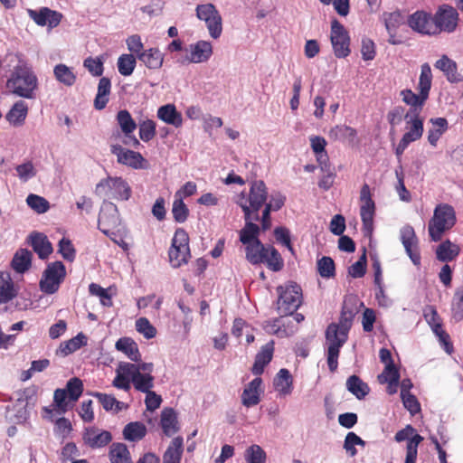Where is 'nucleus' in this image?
Here are the masks:
<instances>
[{"instance_id":"4be33fe9","label":"nucleus","mask_w":463,"mask_h":463,"mask_svg":"<svg viewBox=\"0 0 463 463\" xmlns=\"http://www.w3.org/2000/svg\"><path fill=\"white\" fill-rule=\"evenodd\" d=\"M401 97L402 101L410 106V109L405 114H409V116L413 115H420L423 107L429 99L423 93L419 92V94L414 93L411 90L406 89L401 91Z\"/></svg>"},{"instance_id":"cd10ccee","label":"nucleus","mask_w":463,"mask_h":463,"mask_svg":"<svg viewBox=\"0 0 463 463\" xmlns=\"http://www.w3.org/2000/svg\"><path fill=\"white\" fill-rule=\"evenodd\" d=\"M284 317H279L268 320L264 323L263 328L269 335H275L279 337H287L294 333L293 326H290V321L286 322Z\"/></svg>"},{"instance_id":"37998d69","label":"nucleus","mask_w":463,"mask_h":463,"mask_svg":"<svg viewBox=\"0 0 463 463\" xmlns=\"http://www.w3.org/2000/svg\"><path fill=\"white\" fill-rule=\"evenodd\" d=\"M32 252L27 249L17 250L12 260L11 266L17 273H24L32 264Z\"/></svg>"},{"instance_id":"a211bd4d","label":"nucleus","mask_w":463,"mask_h":463,"mask_svg":"<svg viewBox=\"0 0 463 463\" xmlns=\"http://www.w3.org/2000/svg\"><path fill=\"white\" fill-rule=\"evenodd\" d=\"M410 27L421 34L436 35L437 26L435 25L433 16L424 11H417L408 19Z\"/></svg>"},{"instance_id":"bb28decb","label":"nucleus","mask_w":463,"mask_h":463,"mask_svg":"<svg viewBox=\"0 0 463 463\" xmlns=\"http://www.w3.org/2000/svg\"><path fill=\"white\" fill-rule=\"evenodd\" d=\"M274 341L271 340L263 345L260 351L256 354L255 361L251 368V373L259 377L263 373L264 368L270 363L273 357Z\"/></svg>"},{"instance_id":"3c124183","label":"nucleus","mask_w":463,"mask_h":463,"mask_svg":"<svg viewBox=\"0 0 463 463\" xmlns=\"http://www.w3.org/2000/svg\"><path fill=\"white\" fill-rule=\"evenodd\" d=\"M116 120L124 137H129V134H133L137 126L127 109L119 110L117 113Z\"/></svg>"},{"instance_id":"58836bf2","label":"nucleus","mask_w":463,"mask_h":463,"mask_svg":"<svg viewBox=\"0 0 463 463\" xmlns=\"http://www.w3.org/2000/svg\"><path fill=\"white\" fill-rule=\"evenodd\" d=\"M183 451V438L180 436L174 438L163 455V463H180Z\"/></svg>"},{"instance_id":"a19ab883","label":"nucleus","mask_w":463,"mask_h":463,"mask_svg":"<svg viewBox=\"0 0 463 463\" xmlns=\"http://www.w3.org/2000/svg\"><path fill=\"white\" fill-rule=\"evenodd\" d=\"M111 90L110 80L107 77H102L98 85V92L94 99V107L98 110H101L106 108L109 102V95Z\"/></svg>"},{"instance_id":"ea45409f","label":"nucleus","mask_w":463,"mask_h":463,"mask_svg":"<svg viewBox=\"0 0 463 463\" xmlns=\"http://www.w3.org/2000/svg\"><path fill=\"white\" fill-rule=\"evenodd\" d=\"M27 114L28 106L24 101L19 100L13 105L5 118L11 125L20 127L24 125Z\"/></svg>"},{"instance_id":"c03bdc74","label":"nucleus","mask_w":463,"mask_h":463,"mask_svg":"<svg viewBox=\"0 0 463 463\" xmlns=\"http://www.w3.org/2000/svg\"><path fill=\"white\" fill-rule=\"evenodd\" d=\"M126 365H132L131 363L121 362L117 368V375L113 380V386L124 391H129L132 383V373L126 372Z\"/></svg>"},{"instance_id":"393cba45","label":"nucleus","mask_w":463,"mask_h":463,"mask_svg":"<svg viewBox=\"0 0 463 463\" xmlns=\"http://www.w3.org/2000/svg\"><path fill=\"white\" fill-rule=\"evenodd\" d=\"M127 373H132V384L134 388L141 392H146L154 387V376L150 373H142L138 372L136 364L132 365H126Z\"/></svg>"},{"instance_id":"6e6d98bb","label":"nucleus","mask_w":463,"mask_h":463,"mask_svg":"<svg viewBox=\"0 0 463 463\" xmlns=\"http://www.w3.org/2000/svg\"><path fill=\"white\" fill-rule=\"evenodd\" d=\"M86 344L87 337L82 333H80L71 339L62 342L60 345V351L64 356H66L79 350L81 346L85 345Z\"/></svg>"},{"instance_id":"4c0bfd02","label":"nucleus","mask_w":463,"mask_h":463,"mask_svg":"<svg viewBox=\"0 0 463 463\" xmlns=\"http://www.w3.org/2000/svg\"><path fill=\"white\" fill-rule=\"evenodd\" d=\"M115 347L118 351L125 354L131 361L139 362L141 354L138 350L137 344L130 337H121L116 344Z\"/></svg>"},{"instance_id":"49530a36","label":"nucleus","mask_w":463,"mask_h":463,"mask_svg":"<svg viewBox=\"0 0 463 463\" xmlns=\"http://www.w3.org/2000/svg\"><path fill=\"white\" fill-rule=\"evenodd\" d=\"M430 122L432 124V128L428 132V141L431 146H436L442 134L448 129V121L445 118H430Z\"/></svg>"},{"instance_id":"79ce46f5","label":"nucleus","mask_w":463,"mask_h":463,"mask_svg":"<svg viewBox=\"0 0 463 463\" xmlns=\"http://www.w3.org/2000/svg\"><path fill=\"white\" fill-rule=\"evenodd\" d=\"M357 132L354 128L346 125H336L329 130L328 137L334 141H348L353 143Z\"/></svg>"},{"instance_id":"8fccbe9b","label":"nucleus","mask_w":463,"mask_h":463,"mask_svg":"<svg viewBox=\"0 0 463 463\" xmlns=\"http://www.w3.org/2000/svg\"><path fill=\"white\" fill-rule=\"evenodd\" d=\"M53 75L57 81L66 87H71L76 82V74L72 69L63 63L57 64L53 69Z\"/></svg>"},{"instance_id":"f257e3e1","label":"nucleus","mask_w":463,"mask_h":463,"mask_svg":"<svg viewBox=\"0 0 463 463\" xmlns=\"http://www.w3.org/2000/svg\"><path fill=\"white\" fill-rule=\"evenodd\" d=\"M37 86L36 75L26 65L16 66L6 81L10 92L24 99H34Z\"/></svg>"},{"instance_id":"6e6552de","label":"nucleus","mask_w":463,"mask_h":463,"mask_svg":"<svg viewBox=\"0 0 463 463\" xmlns=\"http://www.w3.org/2000/svg\"><path fill=\"white\" fill-rule=\"evenodd\" d=\"M109 191V198L128 201L132 194L129 184L122 177H108L101 179L95 187V194L101 195Z\"/></svg>"},{"instance_id":"b1692460","label":"nucleus","mask_w":463,"mask_h":463,"mask_svg":"<svg viewBox=\"0 0 463 463\" xmlns=\"http://www.w3.org/2000/svg\"><path fill=\"white\" fill-rule=\"evenodd\" d=\"M262 379L260 377L254 378L249 384L244 388L241 394V403L247 407H252L260 403Z\"/></svg>"},{"instance_id":"a18cd8bd","label":"nucleus","mask_w":463,"mask_h":463,"mask_svg":"<svg viewBox=\"0 0 463 463\" xmlns=\"http://www.w3.org/2000/svg\"><path fill=\"white\" fill-rule=\"evenodd\" d=\"M109 457L111 463H133L130 452L124 443H113L109 448Z\"/></svg>"},{"instance_id":"ddd939ff","label":"nucleus","mask_w":463,"mask_h":463,"mask_svg":"<svg viewBox=\"0 0 463 463\" xmlns=\"http://www.w3.org/2000/svg\"><path fill=\"white\" fill-rule=\"evenodd\" d=\"M360 215L363 222L364 235H371L373 231V217L375 214V203L372 199L370 186L364 184L360 191Z\"/></svg>"},{"instance_id":"2f4dec72","label":"nucleus","mask_w":463,"mask_h":463,"mask_svg":"<svg viewBox=\"0 0 463 463\" xmlns=\"http://www.w3.org/2000/svg\"><path fill=\"white\" fill-rule=\"evenodd\" d=\"M275 390L282 396L289 395L293 390V378L289 371L282 368L274 378Z\"/></svg>"},{"instance_id":"e2e57ef3","label":"nucleus","mask_w":463,"mask_h":463,"mask_svg":"<svg viewBox=\"0 0 463 463\" xmlns=\"http://www.w3.org/2000/svg\"><path fill=\"white\" fill-rule=\"evenodd\" d=\"M26 203L37 213H44L50 208V203L45 198L33 194L27 196Z\"/></svg>"},{"instance_id":"4d7b16f0","label":"nucleus","mask_w":463,"mask_h":463,"mask_svg":"<svg viewBox=\"0 0 463 463\" xmlns=\"http://www.w3.org/2000/svg\"><path fill=\"white\" fill-rule=\"evenodd\" d=\"M400 372L394 364H386L383 373L378 375L380 383H391L394 387H398L400 381Z\"/></svg>"},{"instance_id":"5fc2aeb1","label":"nucleus","mask_w":463,"mask_h":463,"mask_svg":"<svg viewBox=\"0 0 463 463\" xmlns=\"http://www.w3.org/2000/svg\"><path fill=\"white\" fill-rule=\"evenodd\" d=\"M267 268L274 272H279L284 268V260L279 250L269 245V253H266L264 261Z\"/></svg>"},{"instance_id":"338daca9","label":"nucleus","mask_w":463,"mask_h":463,"mask_svg":"<svg viewBox=\"0 0 463 463\" xmlns=\"http://www.w3.org/2000/svg\"><path fill=\"white\" fill-rule=\"evenodd\" d=\"M58 252L62 258L68 261H73L76 256L75 248L71 241L68 238L63 237L58 244Z\"/></svg>"},{"instance_id":"aec40b11","label":"nucleus","mask_w":463,"mask_h":463,"mask_svg":"<svg viewBox=\"0 0 463 463\" xmlns=\"http://www.w3.org/2000/svg\"><path fill=\"white\" fill-rule=\"evenodd\" d=\"M29 17L40 26L48 25L49 28H54L61 21L62 14L48 7H42L39 10H27Z\"/></svg>"},{"instance_id":"13d9d810","label":"nucleus","mask_w":463,"mask_h":463,"mask_svg":"<svg viewBox=\"0 0 463 463\" xmlns=\"http://www.w3.org/2000/svg\"><path fill=\"white\" fill-rule=\"evenodd\" d=\"M137 61L133 54H122L118 60V72L123 76H129L133 73Z\"/></svg>"},{"instance_id":"20e7f679","label":"nucleus","mask_w":463,"mask_h":463,"mask_svg":"<svg viewBox=\"0 0 463 463\" xmlns=\"http://www.w3.org/2000/svg\"><path fill=\"white\" fill-rule=\"evenodd\" d=\"M277 312L281 317L293 315L302 304V289L295 282H288L276 288Z\"/></svg>"},{"instance_id":"c9c22d12","label":"nucleus","mask_w":463,"mask_h":463,"mask_svg":"<svg viewBox=\"0 0 463 463\" xmlns=\"http://www.w3.org/2000/svg\"><path fill=\"white\" fill-rule=\"evenodd\" d=\"M17 296L14 282L8 272L0 271V304H5Z\"/></svg>"},{"instance_id":"c85d7f7f","label":"nucleus","mask_w":463,"mask_h":463,"mask_svg":"<svg viewBox=\"0 0 463 463\" xmlns=\"http://www.w3.org/2000/svg\"><path fill=\"white\" fill-rule=\"evenodd\" d=\"M245 226L240 232V241L242 244L249 245L259 240L260 227L253 222L260 221V215L247 216L244 215Z\"/></svg>"},{"instance_id":"f8f14e48","label":"nucleus","mask_w":463,"mask_h":463,"mask_svg":"<svg viewBox=\"0 0 463 463\" xmlns=\"http://www.w3.org/2000/svg\"><path fill=\"white\" fill-rule=\"evenodd\" d=\"M98 227L105 235L115 234L120 229L121 220L116 204L105 202L99 211Z\"/></svg>"},{"instance_id":"7c9ffc66","label":"nucleus","mask_w":463,"mask_h":463,"mask_svg":"<svg viewBox=\"0 0 463 463\" xmlns=\"http://www.w3.org/2000/svg\"><path fill=\"white\" fill-rule=\"evenodd\" d=\"M269 245L265 246L260 240L245 246L246 260L252 265H259L264 261L266 253H269Z\"/></svg>"},{"instance_id":"e433bc0d","label":"nucleus","mask_w":463,"mask_h":463,"mask_svg":"<svg viewBox=\"0 0 463 463\" xmlns=\"http://www.w3.org/2000/svg\"><path fill=\"white\" fill-rule=\"evenodd\" d=\"M138 60L150 70H158L164 62V54L157 48H149L138 55Z\"/></svg>"},{"instance_id":"774afa93","label":"nucleus","mask_w":463,"mask_h":463,"mask_svg":"<svg viewBox=\"0 0 463 463\" xmlns=\"http://www.w3.org/2000/svg\"><path fill=\"white\" fill-rule=\"evenodd\" d=\"M136 329L142 334L146 339L154 338L156 335V327L150 323L146 317H140L136 321Z\"/></svg>"},{"instance_id":"f3484780","label":"nucleus","mask_w":463,"mask_h":463,"mask_svg":"<svg viewBox=\"0 0 463 463\" xmlns=\"http://www.w3.org/2000/svg\"><path fill=\"white\" fill-rule=\"evenodd\" d=\"M433 20L437 26V34L441 32L452 33L457 28L458 14L454 7L443 5L433 15Z\"/></svg>"},{"instance_id":"9b49d317","label":"nucleus","mask_w":463,"mask_h":463,"mask_svg":"<svg viewBox=\"0 0 463 463\" xmlns=\"http://www.w3.org/2000/svg\"><path fill=\"white\" fill-rule=\"evenodd\" d=\"M196 16L204 21L211 37L217 39L222 33V19L213 4L198 5L196 7Z\"/></svg>"},{"instance_id":"0e129e2a","label":"nucleus","mask_w":463,"mask_h":463,"mask_svg":"<svg viewBox=\"0 0 463 463\" xmlns=\"http://www.w3.org/2000/svg\"><path fill=\"white\" fill-rule=\"evenodd\" d=\"M245 459L248 463H265L266 452L259 445H251L245 451Z\"/></svg>"},{"instance_id":"69168bd1","label":"nucleus","mask_w":463,"mask_h":463,"mask_svg":"<svg viewBox=\"0 0 463 463\" xmlns=\"http://www.w3.org/2000/svg\"><path fill=\"white\" fill-rule=\"evenodd\" d=\"M366 264H367V258H366V249H363V253L360 256L359 260L352 264L348 269V273L353 278H362L364 276L366 272Z\"/></svg>"},{"instance_id":"2eb2a0df","label":"nucleus","mask_w":463,"mask_h":463,"mask_svg":"<svg viewBox=\"0 0 463 463\" xmlns=\"http://www.w3.org/2000/svg\"><path fill=\"white\" fill-rule=\"evenodd\" d=\"M334 53L337 58H345L350 52V37L344 25L337 20L331 24L330 35Z\"/></svg>"},{"instance_id":"9d476101","label":"nucleus","mask_w":463,"mask_h":463,"mask_svg":"<svg viewBox=\"0 0 463 463\" xmlns=\"http://www.w3.org/2000/svg\"><path fill=\"white\" fill-rule=\"evenodd\" d=\"M65 277L66 269L61 261L49 263L40 280L41 290L46 294H54L58 291Z\"/></svg>"},{"instance_id":"473e14b6","label":"nucleus","mask_w":463,"mask_h":463,"mask_svg":"<svg viewBox=\"0 0 463 463\" xmlns=\"http://www.w3.org/2000/svg\"><path fill=\"white\" fill-rule=\"evenodd\" d=\"M160 425L165 436L171 437L179 430L177 416L174 409L165 408L161 412Z\"/></svg>"},{"instance_id":"0eeeda50","label":"nucleus","mask_w":463,"mask_h":463,"mask_svg":"<svg viewBox=\"0 0 463 463\" xmlns=\"http://www.w3.org/2000/svg\"><path fill=\"white\" fill-rule=\"evenodd\" d=\"M168 256L169 261L174 268H179L183 264L187 263L191 257L189 236L184 229L178 228L175 232Z\"/></svg>"},{"instance_id":"423d86ee","label":"nucleus","mask_w":463,"mask_h":463,"mask_svg":"<svg viewBox=\"0 0 463 463\" xmlns=\"http://www.w3.org/2000/svg\"><path fill=\"white\" fill-rule=\"evenodd\" d=\"M358 301L356 298L350 297L344 300L342 310L338 323H331L328 325L326 332L333 330L335 335L341 338L348 339V333L352 326L354 317L358 312Z\"/></svg>"},{"instance_id":"4468645a","label":"nucleus","mask_w":463,"mask_h":463,"mask_svg":"<svg viewBox=\"0 0 463 463\" xmlns=\"http://www.w3.org/2000/svg\"><path fill=\"white\" fill-rule=\"evenodd\" d=\"M110 153L117 156L118 164L133 169H146L148 167L147 160L139 152L124 148L121 145H110Z\"/></svg>"},{"instance_id":"680f3d73","label":"nucleus","mask_w":463,"mask_h":463,"mask_svg":"<svg viewBox=\"0 0 463 463\" xmlns=\"http://www.w3.org/2000/svg\"><path fill=\"white\" fill-rule=\"evenodd\" d=\"M317 270L322 278L329 279L335 275V262L332 258L324 256L317 260Z\"/></svg>"},{"instance_id":"603ef678","label":"nucleus","mask_w":463,"mask_h":463,"mask_svg":"<svg viewBox=\"0 0 463 463\" xmlns=\"http://www.w3.org/2000/svg\"><path fill=\"white\" fill-rule=\"evenodd\" d=\"M146 434V426L139 421H134L127 424L123 430L125 439L129 441L141 440Z\"/></svg>"},{"instance_id":"f704fd0d","label":"nucleus","mask_w":463,"mask_h":463,"mask_svg":"<svg viewBox=\"0 0 463 463\" xmlns=\"http://www.w3.org/2000/svg\"><path fill=\"white\" fill-rule=\"evenodd\" d=\"M434 66L445 74L449 82H458L460 80L456 61L449 59L447 55H442V57L435 62Z\"/></svg>"},{"instance_id":"f03ea898","label":"nucleus","mask_w":463,"mask_h":463,"mask_svg":"<svg viewBox=\"0 0 463 463\" xmlns=\"http://www.w3.org/2000/svg\"><path fill=\"white\" fill-rule=\"evenodd\" d=\"M268 199V191L263 181L258 180L251 183L249 193H241L236 199V203L241 208L244 215H259L260 210L265 205Z\"/></svg>"},{"instance_id":"5701e85b","label":"nucleus","mask_w":463,"mask_h":463,"mask_svg":"<svg viewBox=\"0 0 463 463\" xmlns=\"http://www.w3.org/2000/svg\"><path fill=\"white\" fill-rule=\"evenodd\" d=\"M83 441L86 445L91 449L102 448L108 445L112 436L109 431L101 430L96 428H87L83 433Z\"/></svg>"},{"instance_id":"a878e982","label":"nucleus","mask_w":463,"mask_h":463,"mask_svg":"<svg viewBox=\"0 0 463 463\" xmlns=\"http://www.w3.org/2000/svg\"><path fill=\"white\" fill-rule=\"evenodd\" d=\"M213 54V47L211 43L207 41H198L194 44L190 45V55L186 56L185 61L193 63H200L207 61Z\"/></svg>"},{"instance_id":"c756f323","label":"nucleus","mask_w":463,"mask_h":463,"mask_svg":"<svg viewBox=\"0 0 463 463\" xmlns=\"http://www.w3.org/2000/svg\"><path fill=\"white\" fill-rule=\"evenodd\" d=\"M31 246L41 260L47 259L53 250L52 245L47 236L41 232H33L30 235Z\"/></svg>"},{"instance_id":"1a4fd4ad","label":"nucleus","mask_w":463,"mask_h":463,"mask_svg":"<svg viewBox=\"0 0 463 463\" xmlns=\"http://www.w3.org/2000/svg\"><path fill=\"white\" fill-rule=\"evenodd\" d=\"M405 133L401 138L395 148V154L397 156H401L408 146L421 138L424 131L423 118L420 115L409 116L405 114Z\"/></svg>"},{"instance_id":"7ed1b4c3","label":"nucleus","mask_w":463,"mask_h":463,"mask_svg":"<svg viewBox=\"0 0 463 463\" xmlns=\"http://www.w3.org/2000/svg\"><path fill=\"white\" fill-rule=\"evenodd\" d=\"M457 222L454 208L448 203L438 204L429 222L428 232L433 241H439L444 232L450 230Z\"/></svg>"},{"instance_id":"052dcab7","label":"nucleus","mask_w":463,"mask_h":463,"mask_svg":"<svg viewBox=\"0 0 463 463\" xmlns=\"http://www.w3.org/2000/svg\"><path fill=\"white\" fill-rule=\"evenodd\" d=\"M173 218L176 222H184L189 215V209L184 203V200L180 197H175L173 207H172Z\"/></svg>"},{"instance_id":"39448f33","label":"nucleus","mask_w":463,"mask_h":463,"mask_svg":"<svg viewBox=\"0 0 463 463\" xmlns=\"http://www.w3.org/2000/svg\"><path fill=\"white\" fill-rule=\"evenodd\" d=\"M83 392V383L78 377L71 378L66 387L56 389L53 393V405L59 414L67 412L72 408Z\"/></svg>"},{"instance_id":"de8ad7c7","label":"nucleus","mask_w":463,"mask_h":463,"mask_svg":"<svg viewBox=\"0 0 463 463\" xmlns=\"http://www.w3.org/2000/svg\"><path fill=\"white\" fill-rule=\"evenodd\" d=\"M458 253V246L447 240L437 247L436 258L439 261L448 262L453 260Z\"/></svg>"},{"instance_id":"09e8293b","label":"nucleus","mask_w":463,"mask_h":463,"mask_svg":"<svg viewBox=\"0 0 463 463\" xmlns=\"http://www.w3.org/2000/svg\"><path fill=\"white\" fill-rule=\"evenodd\" d=\"M346 388L359 400L364 399L370 391L368 384L363 382L362 379L355 374L348 377L346 380Z\"/></svg>"},{"instance_id":"6ab92c4d","label":"nucleus","mask_w":463,"mask_h":463,"mask_svg":"<svg viewBox=\"0 0 463 463\" xmlns=\"http://www.w3.org/2000/svg\"><path fill=\"white\" fill-rule=\"evenodd\" d=\"M326 339L327 346V365L331 373H335L338 367V357L341 347L345 344L347 339L341 338L335 335V332L330 330L326 332Z\"/></svg>"},{"instance_id":"72a5a7b5","label":"nucleus","mask_w":463,"mask_h":463,"mask_svg":"<svg viewBox=\"0 0 463 463\" xmlns=\"http://www.w3.org/2000/svg\"><path fill=\"white\" fill-rule=\"evenodd\" d=\"M157 118L166 124L180 128L183 124L182 114L176 110L174 104L161 106L157 109Z\"/></svg>"},{"instance_id":"864d4df0","label":"nucleus","mask_w":463,"mask_h":463,"mask_svg":"<svg viewBox=\"0 0 463 463\" xmlns=\"http://www.w3.org/2000/svg\"><path fill=\"white\" fill-rule=\"evenodd\" d=\"M432 84V72L429 63H423L420 67V74L418 83V90L427 97L430 95V90Z\"/></svg>"},{"instance_id":"bf43d9fd","label":"nucleus","mask_w":463,"mask_h":463,"mask_svg":"<svg viewBox=\"0 0 463 463\" xmlns=\"http://www.w3.org/2000/svg\"><path fill=\"white\" fill-rule=\"evenodd\" d=\"M139 137L144 142H149L156 135V124L152 119H146L139 122Z\"/></svg>"},{"instance_id":"dca6fc26","label":"nucleus","mask_w":463,"mask_h":463,"mask_svg":"<svg viewBox=\"0 0 463 463\" xmlns=\"http://www.w3.org/2000/svg\"><path fill=\"white\" fill-rule=\"evenodd\" d=\"M394 439L397 442H402L406 439L408 440L406 446L405 463H416L418 447L423 440V437L415 433V429L409 424L396 432Z\"/></svg>"},{"instance_id":"412c9836","label":"nucleus","mask_w":463,"mask_h":463,"mask_svg":"<svg viewBox=\"0 0 463 463\" xmlns=\"http://www.w3.org/2000/svg\"><path fill=\"white\" fill-rule=\"evenodd\" d=\"M401 241L413 264L420 265V254L417 246L418 240L414 229L411 225H406L401 229Z\"/></svg>"}]
</instances>
